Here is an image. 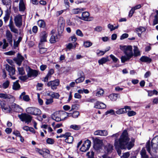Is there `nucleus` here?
I'll return each mask as SVG.
<instances>
[{
    "mask_svg": "<svg viewBox=\"0 0 158 158\" xmlns=\"http://www.w3.org/2000/svg\"><path fill=\"white\" fill-rule=\"evenodd\" d=\"M130 138L127 130H124L118 139H115L114 143L116 148L121 149L130 150L134 146L135 139L131 138L129 141Z\"/></svg>",
    "mask_w": 158,
    "mask_h": 158,
    "instance_id": "nucleus-1",
    "label": "nucleus"
},
{
    "mask_svg": "<svg viewBox=\"0 0 158 158\" xmlns=\"http://www.w3.org/2000/svg\"><path fill=\"white\" fill-rule=\"evenodd\" d=\"M120 49L124 51L126 56H122L121 57V61L122 63H124L128 61L133 56V54L132 51V48L131 46H120Z\"/></svg>",
    "mask_w": 158,
    "mask_h": 158,
    "instance_id": "nucleus-2",
    "label": "nucleus"
},
{
    "mask_svg": "<svg viewBox=\"0 0 158 158\" xmlns=\"http://www.w3.org/2000/svg\"><path fill=\"white\" fill-rule=\"evenodd\" d=\"M146 148L148 152L152 156L153 153L151 151V149L152 148V151L154 152H156V150L158 149V135L154 138L152 140L151 145L149 141L146 144Z\"/></svg>",
    "mask_w": 158,
    "mask_h": 158,
    "instance_id": "nucleus-3",
    "label": "nucleus"
},
{
    "mask_svg": "<svg viewBox=\"0 0 158 158\" xmlns=\"http://www.w3.org/2000/svg\"><path fill=\"white\" fill-rule=\"evenodd\" d=\"M18 117L22 121L25 122L26 123L28 124L32 120V117L30 115L26 113H23L21 114H19Z\"/></svg>",
    "mask_w": 158,
    "mask_h": 158,
    "instance_id": "nucleus-4",
    "label": "nucleus"
},
{
    "mask_svg": "<svg viewBox=\"0 0 158 158\" xmlns=\"http://www.w3.org/2000/svg\"><path fill=\"white\" fill-rule=\"evenodd\" d=\"M26 111L27 113L32 115H37L41 114L40 110L35 107H28L26 109Z\"/></svg>",
    "mask_w": 158,
    "mask_h": 158,
    "instance_id": "nucleus-5",
    "label": "nucleus"
},
{
    "mask_svg": "<svg viewBox=\"0 0 158 158\" xmlns=\"http://www.w3.org/2000/svg\"><path fill=\"white\" fill-rule=\"evenodd\" d=\"M24 15L18 14L15 16L14 19V21L15 26L18 28H20L22 25V17Z\"/></svg>",
    "mask_w": 158,
    "mask_h": 158,
    "instance_id": "nucleus-6",
    "label": "nucleus"
},
{
    "mask_svg": "<svg viewBox=\"0 0 158 158\" xmlns=\"http://www.w3.org/2000/svg\"><path fill=\"white\" fill-rule=\"evenodd\" d=\"M28 77H35L38 75V72L35 70L29 67L26 69Z\"/></svg>",
    "mask_w": 158,
    "mask_h": 158,
    "instance_id": "nucleus-7",
    "label": "nucleus"
},
{
    "mask_svg": "<svg viewBox=\"0 0 158 158\" xmlns=\"http://www.w3.org/2000/svg\"><path fill=\"white\" fill-rule=\"evenodd\" d=\"M59 84L60 81L58 79H56L48 82L47 85L48 87L51 86V89L54 90L57 89V86L59 85Z\"/></svg>",
    "mask_w": 158,
    "mask_h": 158,
    "instance_id": "nucleus-8",
    "label": "nucleus"
},
{
    "mask_svg": "<svg viewBox=\"0 0 158 158\" xmlns=\"http://www.w3.org/2000/svg\"><path fill=\"white\" fill-rule=\"evenodd\" d=\"M91 141L89 140H86L80 148L81 151L85 152L88 150L91 146Z\"/></svg>",
    "mask_w": 158,
    "mask_h": 158,
    "instance_id": "nucleus-9",
    "label": "nucleus"
},
{
    "mask_svg": "<svg viewBox=\"0 0 158 158\" xmlns=\"http://www.w3.org/2000/svg\"><path fill=\"white\" fill-rule=\"evenodd\" d=\"M103 145L102 141L99 139H96L94 141V148L96 150H98L101 149Z\"/></svg>",
    "mask_w": 158,
    "mask_h": 158,
    "instance_id": "nucleus-10",
    "label": "nucleus"
},
{
    "mask_svg": "<svg viewBox=\"0 0 158 158\" xmlns=\"http://www.w3.org/2000/svg\"><path fill=\"white\" fill-rule=\"evenodd\" d=\"M11 108L12 110L16 112L19 113L23 111L21 106L15 103H13L11 105Z\"/></svg>",
    "mask_w": 158,
    "mask_h": 158,
    "instance_id": "nucleus-11",
    "label": "nucleus"
},
{
    "mask_svg": "<svg viewBox=\"0 0 158 158\" xmlns=\"http://www.w3.org/2000/svg\"><path fill=\"white\" fill-rule=\"evenodd\" d=\"M0 106L3 110H4L7 113H10L12 111L11 106L6 105V103L2 101H1Z\"/></svg>",
    "mask_w": 158,
    "mask_h": 158,
    "instance_id": "nucleus-12",
    "label": "nucleus"
},
{
    "mask_svg": "<svg viewBox=\"0 0 158 158\" xmlns=\"http://www.w3.org/2000/svg\"><path fill=\"white\" fill-rule=\"evenodd\" d=\"M94 135H100L101 136H106L108 134V132L107 130H98L94 132Z\"/></svg>",
    "mask_w": 158,
    "mask_h": 158,
    "instance_id": "nucleus-13",
    "label": "nucleus"
},
{
    "mask_svg": "<svg viewBox=\"0 0 158 158\" xmlns=\"http://www.w3.org/2000/svg\"><path fill=\"white\" fill-rule=\"evenodd\" d=\"M24 59V58L19 53H18L17 57L15 58L14 59L16 64L19 65L20 66L22 61Z\"/></svg>",
    "mask_w": 158,
    "mask_h": 158,
    "instance_id": "nucleus-14",
    "label": "nucleus"
},
{
    "mask_svg": "<svg viewBox=\"0 0 158 158\" xmlns=\"http://www.w3.org/2000/svg\"><path fill=\"white\" fill-rule=\"evenodd\" d=\"M6 69L9 72V75L10 76H13L15 74V70L14 67L10 66L8 64H6Z\"/></svg>",
    "mask_w": 158,
    "mask_h": 158,
    "instance_id": "nucleus-15",
    "label": "nucleus"
},
{
    "mask_svg": "<svg viewBox=\"0 0 158 158\" xmlns=\"http://www.w3.org/2000/svg\"><path fill=\"white\" fill-rule=\"evenodd\" d=\"M6 35L7 41L10 45L12 46L13 42V35L12 33L9 30H7Z\"/></svg>",
    "mask_w": 158,
    "mask_h": 158,
    "instance_id": "nucleus-16",
    "label": "nucleus"
},
{
    "mask_svg": "<svg viewBox=\"0 0 158 158\" xmlns=\"http://www.w3.org/2000/svg\"><path fill=\"white\" fill-rule=\"evenodd\" d=\"M89 14L88 12L85 11L82 13L81 17H79L78 18L80 19L85 21H90Z\"/></svg>",
    "mask_w": 158,
    "mask_h": 158,
    "instance_id": "nucleus-17",
    "label": "nucleus"
},
{
    "mask_svg": "<svg viewBox=\"0 0 158 158\" xmlns=\"http://www.w3.org/2000/svg\"><path fill=\"white\" fill-rule=\"evenodd\" d=\"M19 11L20 12H24L26 9V5L23 0H20L19 5Z\"/></svg>",
    "mask_w": 158,
    "mask_h": 158,
    "instance_id": "nucleus-18",
    "label": "nucleus"
},
{
    "mask_svg": "<svg viewBox=\"0 0 158 158\" xmlns=\"http://www.w3.org/2000/svg\"><path fill=\"white\" fill-rule=\"evenodd\" d=\"M130 110L131 109L130 107L128 106H125L124 108L120 109L116 111V114H124L127 112V110Z\"/></svg>",
    "mask_w": 158,
    "mask_h": 158,
    "instance_id": "nucleus-19",
    "label": "nucleus"
},
{
    "mask_svg": "<svg viewBox=\"0 0 158 158\" xmlns=\"http://www.w3.org/2000/svg\"><path fill=\"white\" fill-rule=\"evenodd\" d=\"M136 32L139 37H141V34L146 31V28L143 27H140L136 29Z\"/></svg>",
    "mask_w": 158,
    "mask_h": 158,
    "instance_id": "nucleus-20",
    "label": "nucleus"
},
{
    "mask_svg": "<svg viewBox=\"0 0 158 158\" xmlns=\"http://www.w3.org/2000/svg\"><path fill=\"white\" fill-rule=\"evenodd\" d=\"M95 107L96 108L103 109L106 107V105L104 103L98 101L95 106Z\"/></svg>",
    "mask_w": 158,
    "mask_h": 158,
    "instance_id": "nucleus-21",
    "label": "nucleus"
},
{
    "mask_svg": "<svg viewBox=\"0 0 158 158\" xmlns=\"http://www.w3.org/2000/svg\"><path fill=\"white\" fill-rule=\"evenodd\" d=\"M140 60L142 62H146L148 63H150L152 61V60L151 58L145 56H142L140 58Z\"/></svg>",
    "mask_w": 158,
    "mask_h": 158,
    "instance_id": "nucleus-22",
    "label": "nucleus"
},
{
    "mask_svg": "<svg viewBox=\"0 0 158 158\" xmlns=\"http://www.w3.org/2000/svg\"><path fill=\"white\" fill-rule=\"evenodd\" d=\"M13 96L10 94H6V93H0V98L3 99H10L13 98Z\"/></svg>",
    "mask_w": 158,
    "mask_h": 158,
    "instance_id": "nucleus-23",
    "label": "nucleus"
},
{
    "mask_svg": "<svg viewBox=\"0 0 158 158\" xmlns=\"http://www.w3.org/2000/svg\"><path fill=\"white\" fill-rule=\"evenodd\" d=\"M51 118L56 122H59L61 120H64L67 118V117H65L61 119L60 117L56 116L55 113L51 115Z\"/></svg>",
    "mask_w": 158,
    "mask_h": 158,
    "instance_id": "nucleus-24",
    "label": "nucleus"
},
{
    "mask_svg": "<svg viewBox=\"0 0 158 158\" xmlns=\"http://www.w3.org/2000/svg\"><path fill=\"white\" fill-rule=\"evenodd\" d=\"M140 154L141 156V158H149L148 156L146 154V151L144 148H142Z\"/></svg>",
    "mask_w": 158,
    "mask_h": 158,
    "instance_id": "nucleus-25",
    "label": "nucleus"
},
{
    "mask_svg": "<svg viewBox=\"0 0 158 158\" xmlns=\"http://www.w3.org/2000/svg\"><path fill=\"white\" fill-rule=\"evenodd\" d=\"M71 133H70V134L69 136H66V138L65 139V141L68 143H72V142L73 139V137L72 136H71Z\"/></svg>",
    "mask_w": 158,
    "mask_h": 158,
    "instance_id": "nucleus-26",
    "label": "nucleus"
},
{
    "mask_svg": "<svg viewBox=\"0 0 158 158\" xmlns=\"http://www.w3.org/2000/svg\"><path fill=\"white\" fill-rule=\"evenodd\" d=\"M19 80L16 81L13 83L12 86L13 89L17 90L19 89L20 88V86L18 83Z\"/></svg>",
    "mask_w": 158,
    "mask_h": 158,
    "instance_id": "nucleus-27",
    "label": "nucleus"
},
{
    "mask_svg": "<svg viewBox=\"0 0 158 158\" xmlns=\"http://www.w3.org/2000/svg\"><path fill=\"white\" fill-rule=\"evenodd\" d=\"M64 23H61V25L60 26H59L58 28V34H61L63 32L64 30Z\"/></svg>",
    "mask_w": 158,
    "mask_h": 158,
    "instance_id": "nucleus-28",
    "label": "nucleus"
},
{
    "mask_svg": "<svg viewBox=\"0 0 158 158\" xmlns=\"http://www.w3.org/2000/svg\"><path fill=\"white\" fill-rule=\"evenodd\" d=\"M38 25L41 28H44L45 27V23L44 20H39L38 21Z\"/></svg>",
    "mask_w": 158,
    "mask_h": 158,
    "instance_id": "nucleus-29",
    "label": "nucleus"
},
{
    "mask_svg": "<svg viewBox=\"0 0 158 158\" xmlns=\"http://www.w3.org/2000/svg\"><path fill=\"white\" fill-rule=\"evenodd\" d=\"M108 61V57L106 58L103 57L98 60V63L99 64H102Z\"/></svg>",
    "mask_w": 158,
    "mask_h": 158,
    "instance_id": "nucleus-30",
    "label": "nucleus"
},
{
    "mask_svg": "<svg viewBox=\"0 0 158 158\" xmlns=\"http://www.w3.org/2000/svg\"><path fill=\"white\" fill-rule=\"evenodd\" d=\"M118 94H110L109 97L112 101H115L117 100Z\"/></svg>",
    "mask_w": 158,
    "mask_h": 158,
    "instance_id": "nucleus-31",
    "label": "nucleus"
},
{
    "mask_svg": "<svg viewBox=\"0 0 158 158\" xmlns=\"http://www.w3.org/2000/svg\"><path fill=\"white\" fill-rule=\"evenodd\" d=\"M47 36V34L45 32H44L42 33V35L40 38V42H46L47 41L46 38Z\"/></svg>",
    "mask_w": 158,
    "mask_h": 158,
    "instance_id": "nucleus-32",
    "label": "nucleus"
},
{
    "mask_svg": "<svg viewBox=\"0 0 158 158\" xmlns=\"http://www.w3.org/2000/svg\"><path fill=\"white\" fill-rule=\"evenodd\" d=\"M57 39V37L56 35H52L50 39V41L51 43L53 44L56 42V40Z\"/></svg>",
    "mask_w": 158,
    "mask_h": 158,
    "instance_id": "nucleus-33",
    "label": "nucleus"
},
{
    "mask_svg": "<svg viewBox=\"0 0 158 158\" xmlns=\"http://www.w3.org/2000/svg\"><path fill=\"white\" fill-rule=\"evenodd\" d=\"M2 2L4 5L6 6H8L10 8L11 7V0H2Z\"/></svg>",
    "mask_w": 158,
    "mask_h": 158,
    "instance_id": "nucleus-34",
    "label": "nucleus"
},
{
    "mask_svg": "<svg viewBox=\"0 0 158 158\" xmlns=\"http://www.w3.org/2000/svg\"><path fill=\"white\" fill-rule=\"evenodd\" d=\"M134 56H137L140 55V53L138 48L136 46H134Z\"/></svg>",
    "mask_w": 158,
    "mask_h": 158,
    "instance_id": "nucleus-35",
    "label": "nucleus"
},
{
    "mask_svg": "<svg viewBox=\"0 0 158 158\" xmlns=\"http://www.w3.org/2000/svg\"><path fill=\"white\" fill-rule=\"evenodd\" d=\"M6 151L7 152L14 153L17 152L18 150L14 148H10L6 149Z\"/></svg>",
    "mask_w": 158,
    "mask_h": 158,
    "instance_id": "nucleus-36",
    "label": "nucleus"
},
{
    "mask_svg": "<svg viewBox=\"0 0 158 158\" xmlns=\"http://www.w3.org/2000/svg\"><path fill=\"white\" fill-rule=\"evenodd\" d=\"M70 128L75 130H78L80 129L81 126L79 125H77L76 124L72 125L70 126Z\"/></svg>",
    "mask_w": 158,
    "mask_h": 158,
    "instance_id": "nucleus-37",
    "label": "nucleus"
},
{
    "mask_svg": "<svg viewBox=\"0 0 158 158\" xmlns=\"http://www.w3.org/2000/svg\"><path fill=\"white\" fill-rule=\"evenodd\" d=\"M104 93V90L102 88L98 89V91L96 94V96L98 97H100L103 95Z\"/></svg>",
    "mask_w": 158,
    "mask_h": 158,
    "instance_id": "nucleus-38",
    "label": "nucleus"
},
{
    "mask_svg": "<svg viewBox=\"0 0 158 158\" xmlns=\"http://www.w3.org/2000/svg\"><path fill=\"white\" fill-rule=\"evenodd\" d=\"M156 15L155 16L154 19L153 21V24L154 25L157 24L158 23V10L156 11Z\"/></svg>",
    "mask_w": 158,
    "mask_h": 158,
    "instance_id": "nucleus-39",
    "label": "nucleus"
},
{
    "mask_svg": "<svg viewBox=\"0 0 158 158\" xmlns=\"http://www.w3.org/2000/svg\"><path fill=\"white\" fill-rule=\"evenodd\" d=\"M83 45L85 48H88L92 45V43L89 41H86L84 42Z\"/></svg>",
    "mask_w": 158,
    "mask_h": 158,
    "instance_id": "nucleus-40",
    "label": "nucleus"
},
{
    "mask_svg": "<svg viewBox=\"0 0 158 158\" xmlns=\"http://www.w3.org/2000/svg\"><path fill=\"white\" fill-rule=\"evenodd\" d=\"M85 10V8H82L81 9L77 8L73 10V13L74 14H78L81 12V11Z\"/></svg>",
    "mask_w": 158,
    "mask_h": 158,
    "instance_id": "nucleus-41",
    "label": "nucleus"
},
{
    "mask_svg": "<svg viewBox=\"0 0 158 158\" xmlns=\"http://www.w3.org/2000/svg\"><path fill=\"white\" fill-rule=\"evenodd\" d=\"M113 147L112 145L109 144L105 147V149L108 152H110L113 149Z\"/></svg>",
    "mask_w": 158,
    "mask_h": 158,
    "instance_id": "nucleus-42",
    "label": "nucleus"
},
{
    "mask_svg": "<svg viewBox=\"0 0 158 158\" xmlns=\"http://www.w3.org/2000/svg\"><path fill=\"white\" fill-rule=\"evenodd\" d=\"M50 97L52 98H58L60 95L58 93L51 92Z\"/></svg>",
    "mask_w": 158,
    "mask_h": 158,
    "instance_id": "nucleus-43",
    "label": "nucleus"
},
{
    "mask_svg": "<svg viewBox=\"0 0 158 158\" xmlns=\"http://www.w3.org/2000/svg\"><path fill=\"white\" fill-rule=\"evenodd\" d=\"M76 44H74V45H73L72 43H69L66 46L67 48L70 50L72 49H74L76 48Z\"/></svg>",
    "mask_w": 158,
    "mask_h": 158,
    "instance_id": "nucleus-44",
    "label": "nucleus"
},
{
    "mask_svg": "<svg viewBox=\"0 0 158 158\" xmlns=\"http://www.w3.org/2000/svg\"><path fill=\"white\" fill-rule=\"evenodd\" d=\"M10 14L8 12H6L3 19L5 23L7 22L10 18Z\"/></svg>",
    "mask_w": 158,
    "mask_h": 158,
    "instance_id": "nucleus-45",
    "label": "nucleus"
},
{
    "mask_svg": "<svg viewBox=\"0 0 158 158\" xmlns=\"http://www.w3.org/2000/svg\"><path fill=\"white\" fill-rule=\"evenodd\" d=\"M85 77H78V78L75 80V82L77 84L82 82L85 80Z\"/></svg>",
    "mask_w": 158,
    "mask_h": 158,
    "instance_id": "nucleus-46",
    "label": "nucleus"
},
{
    "mask_svg": "<svg viewBox=\"0 0 158 158\" xmlns=\"http://www.w3.org/2000/svg\"><path fill=\"white\" fill-rule=\"evenodd\" d=\"M22 40V38L21 37H19L18 40L17 41H14V45L15 47H17L18 45L19 44L20 42Z\"/></svg>",
    "mask_w": 158,
    "mask_h": 158,
    "instance_id": "nucleus-47",
    "label": "nucleus"
},
{
    "mask_svg": "<svg viewBox=\"0 0 158 158\" xmlns=\"http://www.w3.org/2000/svg\"><path fill=\"white\" fill-rule=\"evenodd\" d=\"M108 50H105V51H103L98 50H97V54L98 56H102Z\"/></svg>",
    "mask_w": 158,
    "mask_h": 158,
    "instance_id": "nucleus-48",
    "label": "nucleus"
},
{
    "mask_svg": "<svg viewBox=\"0 0 158 158\" xmlns=\"http://www.w3.org/2000/svg\"><path fill=\"white\" fill-rule=\"evenodd\" d=\"M18 70L19 74L23 75L24 74L25 71L23 67H18Z\"/></svg>",
    "mask_w": 158,
    "mask_h": 158,
    "instance_id": "nucleus-49",
    "label": "nucleus"
},
{
    "mask_svg": "<svg viewBox=\"0 0 158 158\" xmlns=\"http://www.w3.org/2000/svg\"><path fill=\"white\" fill-rule=\"evenodd\" d=\"M9 84V81H8L7 80L5 82L3 83L2 84L3 88L4 89L7 88L8 87Z\"/></svg>",
    "mask_w": 158,
    "mask_h": 158,
    "instance_id": "nucleus-50",
    "label": "nucleus"
},
{
    "mask_svg": "<svg viewBox=\"0 0 158 158\" xmlns=\"http://www.w3.org/2000/svg\"><path fill=\"white\" fill-rule=\"evenodd\" d=\"M127 115L128 116L131 117L134 116L136 114V112L133 110L127 111Z\"/></svg>",
    "mask_w": 158,
    "mask_h": 158,
    "instance_id": "nucleus-51",
    "label": "nucleus"
},
{
    "mask_svg": "<svg viewBox=\"0 0 158 158\" xmlns=\"http://www.w3.org/2000/svg\"><path fill=\"white\" fill-rule=\"evenodd\" d=\"M130 153L129 152L124 153L122 156H121V158H128L130 156Z\"/></svg>",
    "mask_w": 158,
    "mask_h": 158,
    "instance_id": "nucleus-52",
    "label": "nucleus"
},
{
    "mask_svg": "<svg viewBox=\"0 0 158 158\" xmlns=\"http://www.w3.org/2000/svg\"><path fill=\"white\" fill-rule=\"evenodd\" d=\"M11 31L14 33L16 34H18V30L15 28V26H14L11 27L10 28Z\"/></svg>",
    "mask_w": 158,
    "mask_h": 158,
    "instance_id": "nucleus-53",
    "label": "nucleus"
},
{
    "mask_svg": "<svg viewBox=\"0 0 158 158\" xmlns=\"http://www.w3.org/2000/svg\"><path fill=\"white\" fill-rule=\"evenodd\" d=\"M77 76L78 77H85V76L83 72L81 71H80L78 72Z\"/></svg>",
    "mask_w": 158,
    "mask_h": 158,
    "instance_id": "nucleus-54",
    "label": "nucleus"
},
{
    "mask_svg": "<svg viewBox=\"0 0 158 158\" xmlns=\"http://www.w3.org/2000/svg\"><path fill=\"white\" fill-rule=\"evenodd\" d=\"M80 106V105L78 104L73 105L72 106L71 110H78Z\"/></svg>",
    "mask_w": 158,
    "mask_h": 158,
    "instance_id": "nucleus-55",
    "label": "nucleus"
},
{
    "mask_svg": "<svg viewBox=\"0 0 158 158\" xmlns=\"http://www.w3.org/2000/svg\"><path fill=\"white\" fill-rule=\"evenodd\" d=\"M72 117L73 118H76L78 117L79 115V113L78 111L74 112L72 114Z\"/></svg>",
    "mask_w": 158,
    "mask_h": 158,
    "instance_id": "nucleus-56",
    "label": "nucleus"
},
{
    "mask_svg": "<svg viewBox=\"0 0 158 158\" xmlns=\"http://www.w3.org/2000/svg\"><path fill=\"white\" fill-rule=\"evenodd\" d=\"M46 142L49 144H53L54 143V140L51 138H48L46 140Z\"/></svg>",
    "mask_w": 158,
    "mask_h": 158,
    "instance_id": "nucleus-57",
    "label": "nucleus"
},
{
    "mask_svg": "<svg viewBox=\"0 0 158 158\" xmlns=\"http://www.w3.org/2000/svg\"><path fill=\"white\" fill-rule=\"evenodd\" d=\"M76 33L77 35L80 37H82L83 36V33L80 29L77 30L76 31Z\"/></svg>",
    "mask_w": 158,
    "mask_h": 158,
    "instance_id": "nucleus-58",
    "label": "nucleus"
},
{
    "mask_svg": "<svg viewBox=\"0 0 158 158\" xmlns=\"http://www.w3.org/2000/svg\"><path fill=\"white\" fill-rule=\"evenodd\" d=\"M86 155L88 156V158L93 157L94 156V152L93 151L88 152L87 153Z\"/></svg>",
    "mask_w": 158,
    "mask_h": 158,
    "instance_id": "nucleus-59",
    "label": "nucleus"
},
{
    "mask_svg": "<svg viewBox=\"0 0 158 158\" xmlns=\"http://www.w3.org/2000/svg\"><path fill=\"white\" fill-rule=\"evenodd\" d=\"M110 57L112 59L114 62L116 63L118 60V59L116 57L114 56L112 54H111L110 55Z\"/></svg>",
    "mask_w": 158,
    "mask_h": 158,
    "instance_id": "nucleus-60",
    "label": "nucleus"
},
{
    "mask_svg": "<svg viewBox=\"0 0 158 158\" xmlns=\"http://www.w3.org/2000/svg\"><path fill=\"white\" fill-rule=\"evenodd\" d=\"M35 151L36 152H38L41 155H43L44 157H45L44 156L45 153L44 152H43V151H42L39 148H36L35 149Z\"/></svg>",
    "mask_w": 158,
    "mask_h": 158,
    "instance_id": "nucleus-61",
    "label": "nucleus"
},
{
    "mask_svg": "<svg viewBox=\"0 0 158 158\" xmlns=\"http://www.w3.org/2000/svg\"><path fill=\"white\" fill-rule=\"evenodd\" d=\"M47 50L46 48H40V52L41 54H43L46 52Z\"/></svg>",
    "mask_w": 158,
    "mask_h": 158,
    "instance_id": "nucleus-62",
    "label": "nucleus"
},
{
    "mask_svg": "<svg viewBox=\"0 0 158 158\" xmlns=\"http://www.w3.org/2000/svg\"><path fill=\"white\" fill-rule=\"evenodd\" d=\"M53 102L52 98L47 99L45 103L46 105H49L52 103Z\"/></svg>",
    "mask_w": 158,
    "mask_h": 158,
    "instance_id": "nucleus-63",
    "label": "nucleus"
},
{
    "mask_svg": "<svg viewBox=\"0 0 158 158\" xmlns=\"http://www.w3.org/2000/svg\"><path fill=\"white\" fill-rule=\"evenodd\" d=\"M135 10L133 7L132 8L131 10L129 12L128 16L129 17L131 18Z\"/></svg>",
    "mask_w": 158,
    "mask_h": 158,
    "instance_id": "nucleus-64",
    "label": "nucleus"
}]
</instances>
